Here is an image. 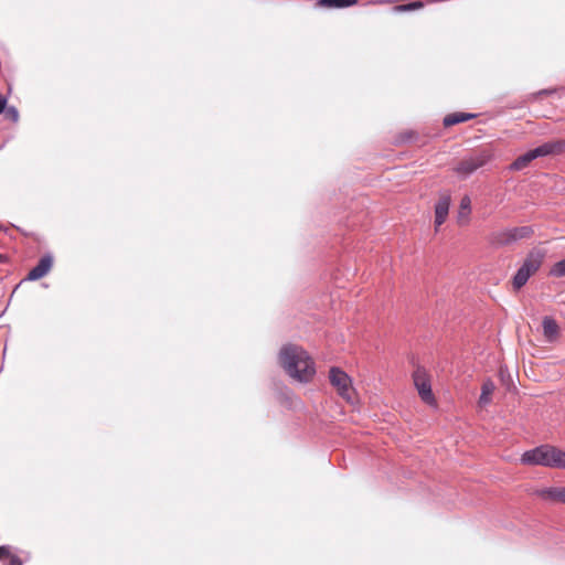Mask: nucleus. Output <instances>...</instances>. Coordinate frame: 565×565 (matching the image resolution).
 <instances>
[{"label":"nucleus","instance_id":"obj_1","mask_svg":"<svg viewBox=\"0 0 565 565\" xmlns=\"http://www.w3.org/2000/svg\"><path fill=\"white\" fill-rule=\"evenodd\" d=\"M279 363L291 379L300 383H309L315 377V361L301 347L288 344L281 348Z\"/></svg>","mask_w":565,"mask_h":565},{"label":"nucleus","instance_id":"obj_2","mask_svg":"<svg viewBox=\"0 0 565 565\" xmlns=\"http://www.w3.org/2000/svg\"><path fill=\"white\" fill-rule=\"evenodd\" d=\"M521 461L524 465L565 469V451L552 445H542L525 451Z\"/></svg>","mask_w":565,"mask_h":565},{"label":"nucleus","instance_id":"obj_3","mask_svg":"<svg viewBox=\"0 0 565 565\" xmlns=\"http://www.w3.org/2000/svg\"><path fill=\"white\" fill-rule=\"evenodd\" d=\"M546 253L541 248H532L523 259L521 266L516 270L511 280L514 291H519L526 285L529 279L535 275L542 267Z\"/></svg>","mask_w":565,"mask_h":565},{"label":"nucleus","instance_id":"obj_4","mask_svg":"<svg viewBox=\"0 0 565 565\" xmlns=\"http://www.w3.org/2000/svg\"><path fill=\"white\" fill-rule=\"evenodd\" d=\"M534 235V227L531 225L507 227L490 233L487 241L491 247L501 248L510 246L519 241L530 239Z\"/></svg>","mask_w":565,"mask_h":565},{"label":"nucleus","instance_id":"obj_5","mask_svg":"<svg viewBox=\"0 0 565 565\" xmlns=\"http://www.w3.org/2000/svg\"><path fill=\"white\" fill-rule=\"evenodd\" d=\"M565 152V140H553L518 157L510 166V170L520 171L526 168L534 159Z\"/></svg>","mask_w":565,"mask_h":565},{"label":"nucleus","instance_id":"obj_6","mask_svg":"<svg viewBox=\"0 0 565 565\" xmlns=\"http://www.w3.org/2000/svg\"><path fill=\"white\" fill-rule=\"evenodd\" d=\"M329 381L340 397L351 404L355 402L356 393L352 385V380L343 370L332 366L329 370Z\"/></svg>","mask_w":565,"mask_h":565},{"label":"nucleus","instance_id":"obj_7","mask_svg":"<svg viewBox=\"0 0 565 565\" xmlns=\"http://www.w3.org/2000/svg\"><path fill=\"white\" fill-rule=\"evenodd\" d=\"M491 158L492 156L488 151H481L479 153L466 157L454 167V172L461 179H466L476 170L487 164Z\"/></svg>","mask_w":565,"mask_h":565},{"label":"nucleus","instance_id":"obj_8","mask_svg":"<svg viewBox=\"0 0 565 565\" xmlns=\"http://www.w3.org/2000/svg\"><path fill=\"white\" fill-rule=\"evenodd\" d=\"M413 381L423 402L428 405H434L436 399L433 394L430 379L426 370L423 367H417L413 373Z\"/></svg>","mask_w":565,"mask_h":565},{"label":"nucleus","instance_id":"obj_9","mask_svg":"<svg viewBox=\"0 0 565 565\" xmlns=\"http://www.w3.org/2000/svg\"><path fill=\"white\" fill-rule=\"evenodd\" d=\"M451 203V195L448 191H444L439 194L437 203L435 205V231L437 232L439 226H441L448 216L449 207Z\"/></svg>","mask_w":565,"mask_h":565},{"label":"nucleus","instance_id":"obj_10","mask_svg":"<svg viewBox=\"0 0 565 565\" xmlns=\"http://www.w3.org/2000/svg\"><path fill=\"white\" fill-rule=\"evenodd\" d=\"M533 494L552 504H565V487H544L535 489Z\"/></svg>","mask_w":565,"mask_h":565},{"label":"nucleus","instance_id":"obj_11","mask_svg":"<svg viewBox=\"0 0 565 565\" xmlns=\"http://www.w3.org/2000/svg\"><path fill=\"white\" fill-rule=\"evenodd\" d=\"M52 266H53V258L50 255L43 256L39 260L38 265L29 271L26 279L28 280H39V279L43 278L45 275L49 274Z\"/></svg>","mask_w":565,"mask_h":565},{"label":"nucleus","instance_id":"obj_12","mask_svg":"<svg viewBox=\"0 0 565 565\" xmlns=\"http://www.w3.org/2000/svg\"><path fill=\"white\" fill-rule=\"evenodd\" d=\"M495 391V384L492 380L487 379L481 386V394L478 399L479 407L483 408L492 402V395Z\"/></svg>","mask_w":565,"mask_h":565},{"label":"nucleus","instance_id":"obj_13","mask_svg":"<svg viewBox=\"0 0 565 565\" xmlns=\"http://www.w3.org/2000/svg\"><path fill=\"white\" fill-rule=\"evenodd\" d=\"M476 116V114L463 111L451 113L444 117L443 124L445 127H451L454 125L473 119Z\"/></svg>","mask_w":565,"mask_h":565},{"label":"nucleus","instance_id":"obj_14","mask_svg":"<svg viewBox=\"0 0 565 565\" xmlns=\"http://www.w3.org/2000/svg\"><path fill=\"white\" fill-rule=\"evenodd\" d=\"M470 212H471V200L468 195H463L460 200V205H459V210H458V223L460 225L468 224Z\"/></svg>","mask_w":565,"mask_h":565},{"label":"nucleus","instance_id":"obj_15","mask_svg":"<svg viewBox=\"0 0 565 565\" xmlns=\"http://www.w3.org/2000/svg\"><path fill=\"white\" fill-rule=\"evenodd\" d=\"M544 337L548 341H553L558 335V326L551 317H544L542 321Z\"/></svg>","mask_w":565,"mask_h":565},{"label":"nucleus","instance_id":"obj_16","mask_svg":"<svg viewBox=\"0 0 565 565\" xmlns=\"http://www.w3.org/2000/svg\"><path fill=\"white\" fill-rule=\"evenodd\" d=\"M358 3L359 0H318L317 6L322 8H347Z\"/></svg>","mask_w":565,"mask_h":565},{"label":"nucleus","instance_id":"obj_17","mask_svg":"<svg viewBox=\"0 0 565 565\" xmlns=\"http://www.w3.org/2000/svg\"><path fill=\"white\" fill-rule=\"evenodd\" d=\"M550 276L561 278L565 277V258L555 263L550 269Z\"/></svg>","mask_w":565,"mask_h":565},{"label":"nucleus","instance_id":"obj_18","mask_svg":"<svg viewBox=\"0 0 565 565\" xmlns=\"http://www.w3.org/2000/svg\"><path fill=\"white\" fill-rule=\"evenodd\" d=\"M424 8V3L422 1H414L407 4H399L394 8L396 12H405L412 10H418Z\"/></svg>","mask_w":565,"mask_h":565},{"label":"nucleus","instance_id":"obj_19","mask_svg":"<svg viewBox=\"0 0 565 565\" xmlns=\"http://www.w3.org/2000/svg\"><path fill=\"white\" fill-rule=\"evenodd\" d=\"M4 113V116L7 119L13 121V122H17L19 120V111L17 110L15 107H7L6 106V109L3 110Z\"/></svg>","mask_w":565,"mask_h":565},{"label":"nucleus","instance_id":"obj_20","mask_svg":"<svg viewBox=\"0 0 565 565\" xmlns=\"http://www.w3.org/2000/svg\"><path fill=\"white\" fill-rule=\"evenodd\" d=\"M10 556V550L8 546H0V559Z\"/></svg>","mask_w":565,"mask_h":565},{"label":"nucleus","instance_id":"obj_21","mask_svg":"<svg viewBox=\"0 0 565 565\" xmlns=\"http://www.w3.org/2000/svg\"><path fill=\"white\" fill-rule=\"evenodd\" d=\"M9 557H10L9 565H22V562L18 556L10 554Z\"/></svg>","mask_w":565,"mask_h":565},{"label":"nucleus","instance_id":"obj_22","mask_svg":"<svg viewBox=\"0 0 565 565\" xmlns=\"http://www.w3.org/2000/svg\"><path fill=\"white\" fill-rule=\"evenodd\" d=\"M7 106V98L0 94V114L3 113Z\"/></svg>","mask_w":565,"mask_h":565},{"label":"nucleus","instance_id":"obj_23","mask_svg":"<svg viewBox=\"0 0 565 565\" xmlns=\"http://www.w3.org/2000/svg\"><path fill=\"white\" fill-rule=\"evenodd\" d=\"M4 259H6V256L0 254V263L4 262Z\"/></svg>","mask_w":565,"mask_h":565}]
</instances>
